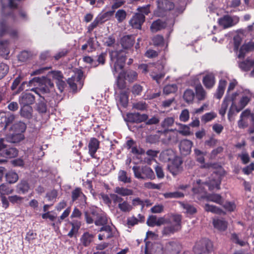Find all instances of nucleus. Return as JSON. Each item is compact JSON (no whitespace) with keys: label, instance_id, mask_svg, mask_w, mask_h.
<instances>
[{"label":"nucleus","instance_id":"obj_40","mask_svg":"<svg viewBox=\"0 0 254 254\" xmlns=\"http://www.w3.org/2000/svg\"><path fill=\"white\" fill-rule=\"evenodd\" d=\"M118 178L119 181L125 184L131 182V178L127 176V173L125 171L120 170L119 172Z\"/></svg>","mask_w":254,"mask_h":254},{"label":"nucleus","instance_id":"obj_54","mask_svg":"<svg viewBox=\"0 0 254 254\" xmlns=\"http://www.w3.org/2000/svg\"><path fill=\"white\" fill-rule=\"evenodd\" d=\"M181 206L186 210L185 212L188 214H193L196 211V208L189 204L181 203Z\"/></svg>","mask_w":254,"mask_h":254},{"label":"nucleus","instance_id":"obj_55","mask_svg":"<svg viewBox=\"0 0 254 254\" xmlns=\"http://www.w3.org/2000/svg\"><path fill=\"white\" fill-rule=\"evenodd\" d=\"M138 12H137L135 16H145L148 15L150 12L149 5H147L145 6L138 7L137 8Z\"/></svg>","mask_w":254,"mask_h":254},{"label":"nucleus","instance_id":"obj_18","mask_svg":"<svg viewBox=\"0 0 254 254\" xmlns=\"http://www.w3.org/2000/svg\"><path fill=\"white\" fill-rule=\"evenodd\" d=\"M128 121L130 122H142L147 120L148 116L146 114H140L138 113H129L127 115Z\"/></svg>","mask_w":254,"mask_h":254},{"label":"nucleus","instance_id":"obj_53","mask_svg":"<svg viewBox=\"0 0 254 254\" xmlns=\"http://www.w3.org/2000/svg\"><path fill=\"white\" fill-rule=\"evenodd\" d=\"M89 48L87 49L88 52H92L94 51L96 47L98 46V42L93 38H90L87 41Z\"/></svg>","mask_w":254,"mask_h":254},{"label":"nucleus","instance_id":"obj_15","mask_svg":"<svg viewBox=\"0 0 254 254\" xmlns=\"http://www.w3.org/2000/svg\"><path fill=\"white\" fill-rule=\"evenodd\" d=\"M7 33H8L12 37H16L17 35V32L15 30H9V27L7 21L5 19H2L0 21V36H3Z\"/></svg>","mask_w":254,"mask_h":254},{"label":"nucleus","instance_id":"obj_42","mask_svg":"<svg viewBox=\"0 0 254 254\" xmlns=\"http://www.w3.org/2000/svg\"><path fill=\"white\" fill-rule=\"evenodd\" d=\"M8 114H6L4 112L0 113V124H5L7 125L14 120L13 115H10L8 117Z\"/></svg>","mask_w":254,"mask_h":254},{"label":"nucleus","instance_id":"obj_17","mask_svg":"<svg viewBox=\"0 0 254 254\" xmlns=\"http://www.w3.org/2000/svg\"><path fill=\"white\" fill-rule=\"evenodd\" d=\"M181 249V246L176 242H170L166 246L165 251L170 254H177Z\"/></svg>","mask_w":254,"mask_h":254},{"label":"nucleus","instance_id":"obj_56","mask_svg":"<svg viewBox=\"0 0 254 254\" xmlns=\"http://www.w3.org/2000/svg\"><path fill=\"white\" fill-rule=\"evenodd\" d=\"M13 190L10 189L5 184H2L0 186V196H5L12 193Z\"/></svg>","mask_w":254,"mask_h":254},{"label":"nucleus","instance_id":"obj_52","mask_svg":"<svg viewBox=\"0 0 254 254\" xmlns=\"http://www.w3.org/2000/svg\"><path fill=\"white\" fill-rule=\"evenodd\" d=\"M118 101L120 104L123 107H126L128 103V96L126 92H122L120 93Z\"/></svg>","mask_w":254,"mask_h":254},{"label":"nucleus","instance_id":"obj_44","mask_svg":"<svg viewBox=\"0 0 254 254\" xmlns=\"http://www.w3.org/2000/svg\"><path fill=\"white\" fill-rule=\"evenodd\" d=\"M70 224L72 226V228L68 233L67 235L69 237L71 238L75 234L77 233L81 224L80 222L78 221H74L73 222H71Z\"/></svg>","mask_w":254,"mask_h":254},{"label":"nucleus","instance_id":"obj_46","mask_svg":"<svg viewBox=\"0 0 254 254\" xmlns=\"http://www.w3.org/2000/svg\"><path fill=\"white\" fill-rule=\"evenodd\" d=\"M179 128L177 130L178 133L184 136H188L190 134V128L188 126L179 124Z\"/></svg>","mask_w":254,"mask_h":254},{"label":"nucleus","instance_id":"obj_4","mask_svg":"<svg viewBox=\"0 0 254 254\" xmlns=\"http://www.w3.org/2000/svg\"><path fill=\"white\" fill-rule=\"evenodd\" d=\"M132 170L134 177L138 179L153 180L155 175L153 170L148 166H133Z\"/></svg>","mask_w":254,"mask_h":254},{"label":"nucleus","instance_id":"obj_14","mask_svg":"<svg viewBox=\"0 0 254 254\" xmlns=\"http://www.w3.org/2000/svg\"><path fill=\"white\" fill-rule=\"evenodd\" d=\"M239 19L237 17H221L218 20L219 24L224 28H226L235 25L238 23Z\"/></svg>","mask_w":254,"mask_h":254},{"label":"nucleus","instance_id":"obj_57","mask_svg":"<svg viewBox=\"0 0 254 254\" xmlns=\"http://www.w3.org/2000/svg\"><path fill=\"white\" fill-rule=\"evenodd\" d=\"M164 196L165 198H180L183 197L184 196L183 193L179 191H175L172 192H166L164 194Z\"/></svg>","mask_w":254,"mask_h":254},{"label":"nucleus","instance_id":"obj_2","mask_svg":"<svg viewBox=\"0 0 254 254\" xmlns=\"http://www.w3.org/2000/svg\"><path fill=\"white\" fill-rule=\"evenodd\" d=\"M25 85L29 87L27 90L34 91L40 97H42L40 91L43 93H47L50 90V88L54 85L51 80L45 76L34 77L28 82H23L19 87V90L21 91L24 89Z\"/></svg>","mask_w":254,"mask_h":254},{"label":"nucleus","instance_id":"obj_16","mask_svg":"<svg viewBox=\"0 0 254 254\" xmlns=\"http://www.w3.org/2000/svg\"><path fill=\"white\" fill-rule=\"evenodd\" d=\"M149 244H146L145 254H163L165 251L161 244L154 243L152 245L150 251H149Z\"/></svg>","mask_w":254,"mask_h":254},{"label":"nucleus","instance_id":"obj_7","mask_svg":"<svg viewBox=\"0 0 254 254\" xmlns=\"http://www.w3.org/2000/svg\"><path fill=\"white\" fill-rule=\"evenodd\" d=\"M83 72L81 70L76 69L74 71V75L69 78L67 83L73 91L80 89L83 85Z\"/></svg>","mask_w":254,"mask_h":254},{"label":"nucleus","instance_id":"obj_13","mask_svg":"<svg viewBox=\"0 0 254 254\" xmlns=\"http://www.w3.org/2000/svg\"><path fill=\"white\" fill-rule=\"evenodd\" d=\"M34 101V96L28 93H23L19 98V103L21 107L30 106Z\"/></svg>","mask_w":254,"mask_h":254},{"label":"nucleus","instance_id":"obj_62","mask_svg":"<svg viewBox=\"0 0 254 254\" xmlns=\"http://www.w3.org/2000/svg\"><path fill=\"white\" fill-rule=\"evenodd\" d=\"M105 17H96L93 22H92L88 27V31H92L99 23H102L104 21L103 19Z\"/></svg>","mask_w":254,"mask_h":254},{"label":"nucleus","instance_id":"obj_23","mask_svg":"<svg viewBox=\"0 0 254 254\" xmlns=\"http://www.w3.org/2000/svg\"><path fill=\"white\" fill-rule=\"evenodd\" d=\"M175 152L172 149H167L162 151L160 155V158L164 162H169L177 157Z\"/></svg>","mask_w":254,"mask_h":254},{"label":"nucleus","instance_id":"obj_34","mask_svg":"<svg viewBox=\"0 0 254 254\" xmlns=\"http://www.w3.org/2000/svg\"><path fill=\"white\" fill-rule=\"evenodd\" d=\"M168 140L172 143H176L178 140V132L177 129H168L166 131Z\"/></svg>","mask_w":254,"mask_h":254},{"label":"nucleus","instance_id":"obj_63","mask_svg":"<svg viewBox=\"0 0 254 254\" xmlns=\"http://www.w3.org/2000/svg\"><path fill=\"white\" fill-rule=\"evenodd\" d=\"M174 123V119L172 117H168L164 119L161 123V126L164 128L171 127Z\"/></svg>","mask_w":254,"mask_h":254},{"label":"nucleus","instance_id":"obj_22","mask_svg":"<svg viewBox=\"0 0 254 254\" xmlns=\"http://www.w3.org/2000/svg\"><path fill=\"white\" fill-rule=\"evenodd\" d=\"M99 141L95 138H92L89 142L88 147L89 153L92 158H95V154L99 148Z\"/></svg>","mask_w":254,"mask_h":254},{"label":"nucleus","instance_id":"obj_25","mask_svg":"<svg viewBox=\"0 0 254 254\" xmlns=\"http://www.w3.org/2000/svg\"><path fill=\"white\" fill-rule=\"evenodd\" d=\"M227 82L224 79L220 80L215 96L217 99H220L223 95Z\"/></svg>","mask_w":254,"mask_h":254},{"label":"nucleus","instance_id":"obj_61","mask_svg":"<svg viewBox=\"0 0 254 254\" xmlns=\"http://www.w3.org/2000/svg\"><path fill=\"white\" fill-rule=\"evenodd\" d=\"M17 188L19 191L23 193H25L27 192L29 190V185L26 181H22L17 185Z\"/></svg>","mask_w":254,"mask_h":254},{"label":"nucleus","instance_id":"obj_11","mask_svg":"<svg viewBox=\"0 0 254 254\" xmlns=\"http://www.w3.org/2000/svg\"><path fill=\"white\" fill-rule=\"evenodd\" d=\"M249 119L254 121V114L251 113L249 109H246L240 115V120L238 122V126L240 128H245L249 125Z\"/></svg>","mask_w":254,"mask_h":254},{"label":"nucleus","instance_id":"obj_5","mask_svg":"<svg viewBox=\"0 0 254 254\" xmlns=\"http://www.w3.org/2000/svg\"><path fill=\"white\" fill-rule=\"evenodd\" d=\"M157 7L160 12L173 9L176 15L181 14L185 8L184 4L175 6L173 2L167 0H158Z\"/></svg>","mask_w":254,"mask_h":254},{"label":"nucleus","instance_id":"obj_21","mask_svg":"<svg viewBox=\"0 0 254 254\" xmlns=\"http://www.w3.org/2000/svg\"><path fill=\"white\" fill-rule=\"evenodd\" d=\"M12 130L14 131L15 134L19 135L20 139L23 138V135L22 133L25 131L26 128L25 124L22 122H19L15 123L12 126Z\"/></svg>","mask_w":254,"mask_h":254},{"label":"nucleus","instance_id":"obj_45","mask_svg":"<svg viewBox=\"0 0 254 254\" xmlns=\"http://www.w3.org/2000/svg\"><path fill=\"white\" fill-rule=\"evenodd\" d=\"M230 102H231L230 98L225 97L219 110V114L221 116H224L225 115Z\"/></svg>","mask_w":254,"mask_h":254},{"label":"nucleus","instance_id":"obj_28","mask_svg":"<svg viewBox=\"0 0 254 254\" xmlns=\"http://www.w3.org/2000/svg\"><path fill=\"white\" fill-rule=\"evenodd\" d=\"M71 196L72 201H75L78 198H80L81 201V204L84 205L86 203L85 196L82 193L81 190L79 188H77L72 191Z\"/></svg>","mask_w":254,"mask_h":254},{"label":"nucleus","instance_id":"obj_19","mask_svg":"<svg viewBox=\"0 0 254 254\" xmlns=\"http://www.w3.org/2000/svg\"><path fill=\"white\" fill-rule=\"evenodd\" d=\"M213 224L215 228L220 231H225L228 226L227 222L222 218H214L213 220Z\"/></svg>","mask_w":254,"mask_h":254},{"label":"nucleus","instance_id":"obj_29","mask_svg":"<svg viewBox=\"0 0 254 254\" xmlns=\"http://www.w3.org/2000/svg\"><path fill=\"white\" fill-rule=\"evenodd\" d=\"M167 24L166 22L158 19L153 22L150 27V29L152 32H156L165 28Z\"/></svg>","mask_w":254,"mask_h":254},{"label":"nucleus","instance_id":"obj_41","mask_svg":"<svg viewBox=\"0 0 254 254\" xmlns=\"http://www.w3.org/2000/svg\"><path fill=\"white\" fill-rule=\"evenodd\" d=\"M6 181L10 184L15 183L18 179V175L12 171H10L5 175Z\"/></svg>","mask_w":254,"mask_h":254},{"label":"nucleus","instance_id":"obj_30","mask_svg":"<svg viewBox=\"0 0 254 254\" xmlns=\"http://www.w3.org/2000/svg\"><path fill=\"white\" fill-rule=\"evenodd\" d=\"M145 17H132L129 23L134 28L140 29L141 24L144 22Z\"/></svg>","mask_w":254,"mask_h":254},{"label":"nucleus","instance_id":"obj_10","mask_svg":"<svg viewBox=\"0 0 254 254\" xmlns=\"http://www.w3.org/2000/svg\"><path fill=\"white\" fill-rule=\"evenodd\" d=\"M110 196L114 203H118V208L121 211L127 212L132 209L131 205L127 201H124L121 196L115 193H111Z\"/></svg>","mask_w":254,"mask_h":254},{"label":"nucleus","instance_id":"obj_37","mask_svg":"<svg viewBox=\"0 0 254 254\" xmlns=\"http://www.w3.org/2000/svg\"><path fill=\"white\" fill-rule=\"evenodd\" d=\"M33 109L30 106L21 107V115L25 118L30 119L32 117Z\"/></svg>","mask_w":254,"mask_h":254},{"label":"nucleus","instance_id":"obj_38","mask_svg":"<svg viewBox=\"0 0 254 254\" xmlns=\"http://www.w3.org/2000/svg\"><path fill=\"white\" fill-rule=\"evenodd\" d=\"M100 232L103 234L106 239H109L113 236V227L110 225L102 227L100 229Z\"/></svg>","mask_w":254,"mask_h":254},{"label":"nucleus","instance_id":"obj_6","mask_svg":"<svg viewBox=\"0 0 254 254\" xmlns=\"http://www.w3.org/2000/svg\"><path fill=\"white\" fill-rule=\"evenodd\" d=\"M212 242L206 238L202 239L197 242L193 248L195 254H208L212 251Z\"/></svg>","mask_w":254,"mask_h":254},{"label":"nucleus","instance_id":"obj_58","mask_svg":"<svg viewBox=\"0 0 254 254\" xmlns=\"http://www.w3.org/2000/svg\"><path fill=\"white\" fill-rule=\"evenodd\" d=\"M204 209L207 211H209L215 213L221 214L222 213V211L218 207L214 205H209L208 204H206L205 205Z\"/></svg>","mask_w":254,"mask_h":254},{"label":"nucleus","instance_id":"obj_47","mask_svg":"<svg viewBox=\"0 0 254 254\" xmlns=\"http://www.w3.org/2000/svg\"><path fill=\"white\" fill-rule=\"evenodd\" d=\"M184 99L187 103H191L193 100L194 93L191 89L186 90L184 93Z\"/></svg>","mask_w":254,"mask_h":254},{"label":"nucleus","instance_id":"obj_3","mask_svg":"<svg viewBox=\"0 0 254 254\" xmlns=\"http://www.w3.org/2000/svg\"><path fill=\"white\" fill-rule=\"evenodd\" d=\"M110 65L114 74L119 72L124 67L125 62V55L124 51H114L110 52Z\"/></svg>","mask_w":254,"mask_h":254},{"label":"nucleus","instance_id":"obj_39","mask_svg":"<svg viewBox=\"0 0 254 254\" xmlns=\"http://www.w3.org/2000/svg\"><path fill=\"white\" fill-rule=\"evenodd\" d=\"M93 236L88 233L83 234L80 239L81 243L85 247L88 246L93 240Z\"/></svg>","mask_w":254,"mask_h":254},{"label":"nucleus","instance_id":"obj_24","mask_svg":"<svg viewBox=\"0 0 254 254\" xmlns=\"http://www.w3.org/2000/svg\"><path fill=\"white\" fill-rule=\"evenodd\" d=\"M202 82L206 88L210 89L212 88L215 83L214 75L212 73L205 75L203 77Z\"/></svg>","mask_w":254,"mask_h":254},{"label":"nucleus","instance_id":"obj_36","mask_svg":"<svg viewBox=\"0 0 254 254\" xmlns=\"http://www.w3.org/2000/svg\"><path fill=\"white\" fill-rule=\"evenodd\" d=\"M18 154V151L15 148H6L1 153V156L5 158H13Z\"/></svg>","mask_w":254,"mask_h":254},{"label":"nucleus","instance_id":"obj_33","mask_svg":"<svg viewBox=\"0 0 254 254\" xmlns=\"http://www.w3.org/2000/svg\"><path fill=\"white\" fill-rule=\"evenodd\" d=\"M9 44L7 41H0V55L6 58L9 53Z\"/></svg>","mask_w":254,"mask_h":254},{"label":"nucleus","instance_id":"obj_49","mask_svg":"<svg viewBox=\"0 0 254 254\" xmlns=\"http://www.w3.org/2000/svg\"><path fill=\"white\" fill-rule=\"evenodd\" d=\"M206 197L208 200L214 202L218 204H221L223 202L222 197L218 194H209Z\"/></svg>","mask_w":254,"mask_h":254},{"label":"nucleus","instance_id":"obj_59","mask_svg":"<svg viewBox=\"0 0 254 254\" xmlns=\"http://www.w3.org/2000/svg\"><path fill=\"white\" fill-rule=\"evenodd\" d=\"M177 90V86L176 84L167 85L164 88L163 92L166 94H169L175 92Z\"/></svg>","mask_w":254,"mask_h":254},{"label":"nucleus","instance_id":"obj_26","mask_svg":"<svg viewBox=\"0 0 254 254\" xmlns=\"http://www.w3.org/2000/svg\"><path fill=\"white\" fill-rule=\"evenodd\" d=\"M239 67L244 70H249L251 67H253V69L251 73L252 77H254V63L252 60H246L241 62L239 64Z\"/></svg>","mask_w":254,"mask_h":254},{"label":"nucleus","instance_id":"obj_9","mask_svg":"<svg viewBox=\"0 0 254 254\" xmlns=\"http://www.w3.org/2000/svg\"><path fill=\"white\" fill-rule=\"evenodd\" d=\"M183 162L182 159L178 156L169 162L168 169L173 175L176 176L183 171Z\"/></svg>","mask_w":254,"mask_h":254},{"label":"nucleus","instance_id":"obj_50","mask_svg":"<svg viewBox=\"0 0 254 254\" xmlns=\"http://www.w3.org/2000/svg\"><path fill=\"white\" fill-rule=\"evenodd\" d=\"M216 116V114L213 112L206 113L201 117V121L206 123L213 120Z\"/></svg>","mask_w":254,"mask_h":254},{"label":"nucleus","instance_id":"obj_31","mask_svg":"<svg viewBox=\"0 0 254 254\" xmlns=\"http://www.w3.org/2000/svg\"><path fill=\"white\" fill-rule=\"evenodd\" d=\"M113 4L112 6V10L107 11L105 13V15H103L102 16H112L114 12L115 9L118 8V7L121 6L122 5L124 4L125 2V0H113Z\"/></svg>","mask_w":254,"mask_h":254},{"label":"nucleus","instance_id":"obj_60","mask_svg":"<svg viewBox=\"0 0 254 254\" xmlns=\"http://www.w3.org/2000/svg\"><path fill=\"white\" fill-rule=\"evenodd\" d=\"M9 70L8 66L4 63H0V79L7 73Z\"/></svg>","mask_w":254,"mask_h":254},{"label":"nucleus","instance_id":"obj_48","mask_svg":"<svg viewBox=\"0 0 254 254\" xmlns=\"http://www.w3.org/2000/svg\"><path fill=\"white\" fill-rule=\"evenodd\" d=\"M137 77V73L133 70H128L127 71L125 75V78L126 80L128 81L129 82H133L134 80H136Z\"/></svg>","mask_w":254,"mask_h":254},{"label":"nucleus","instance_id":"obj_64","mask_svg":"<svg viewBox=\"0 0 254 254\" xmlns=\"http://www.w3.org/2000/svg\"><path fill=\"white\" fill-rule=\"evenodd\" d=\"M57 196L58 192L55 190H53L48 192L46 194V197L49 201H55Z\"/></svg>","mask_w":254,"mask_h":254},{"label":"nucleus","instance_id":"obj_32","mask_svg":"<svg viewBox=\"0 0 254 254\" xmlns=\"http://www.w3.org/2000/svg\"><path fill=\"white\" fill-rule=\"evenodd\" d=\"M122 47L125 49H127L133 45L134 41L130 35L124 36L121 41Z\"/></svg>","mask_w":254,"mask_h":254},{"label":"nucleus","instance_id":"obj_20","mask_svg":"<svg viewBox=\"0 0 254 254\" xmlns=\"http://www.w3.org/2000/svg\"><path fill=\"white\" fill-rule=\"evenodd\" d=\"M254 49V42L250 41L247 44L243 45L240 48L238 54V58L243 59L244 58L245 54L251 51Z\"/></svg>","mask_w":254,"mask_h":254},{"label":"nucleus","instance_id":"obj_51","mask_svg":"<svg viewBox=\"0 0 254 254\" xmlns=\"http://www.w3.org/2000/svg\"><path fill=\"white\" fill-rule=\"evenodd\" d=\"M221 180L218 178L217 180L211 181L209 183H205L204 185H207L210 190H213L214 189L219 190L220 189V185Z\"/></svg>","mask_w":254,"mask_h":254},{"label":"nucleus","instance_id":"obj_12","mask_svg":"<svg viewBox=\"0 0 254 254\" xmlns=\"http://www.w3.org/2000/svg\"><path fill=\"white\" fill-rule=\"evenodd\" d=\"M193 142L188 139H185L181 140L179 143V149L182 155H187L191 152V149Z\"/></svg>","mask_w":254,"mask_h":254},{"label":"nucleus","instance_id":"obj_43","mask_svg":"<svg viewBox=\"0 0 254 254\" xmlns=\"http://www.w3.org/2000/svg\"><path fill=\"white\" fill-rule=\"evenodd\" d=\"M95 224L97 226H103V227L108 225L109 222L107 216L105 214L100 215L95 221Z\"/></svg>","mask_w":254,"mask_h":254},{"label":"nucleus","instance_id":"obj_8","mask_svg":"<svg viewBox=\"0 0 254 254\" xmlns=\"http://www.w3.org/2000/svg\"><path fill=\"white\" fill-rule=\"evenodd\" d=\"M181 216L180 215H173L170 220L173 224L170 226L164 228L163 230V234L169 235L171 234L179 231L181 228Z\"/></svg>","mask_w":254,"mask_h":254},{"label":"nucleus","instance_id":"obj_35","mask_svg":"<svg viewBox=\"0 0 254 254\" xmlns=\"http://www.w3.org/2000/svg\"><path fill=\"white\" fill-rule=\"evenodd\" d=\"M195 94L196 98L199 101L204 100L206 97V92L201 85L195 87Z\"/></svg>","mask_w":254,"mask_h":254},{"label":"nucleus","instance_id":"obj_1","mask_svg":"<svg viewBox=\"0 0 254 254\" xmlns=\"http://www.w3.org/2000/svg\"><path fill=\"white\" fill-rule=\"evenodd\" d=\"M238 82L236 79L230 81L225 97L230 98L231 105L228 113L229 120L233 116L235 112L238 113L246 107L252 99V93L248 89L242 88L232 91Z\"/></svg>","mask_w":254,"mask_h":254},{"label":"nucleus","instance_id":"obj_27","mask_svg":"<svg viewBox=\"0 0 254 254\" xmlns=\"http://www.w3.org/2000/svg\"><path fill=\"white\" fill-rule=\"evenodd\" d=\"M114 192L116 194L120 195L122 196H127L133 194V190L124 187H117L114 189Z\"/></svg>","mask_w":254,"mask_h":254}]
</instances>
